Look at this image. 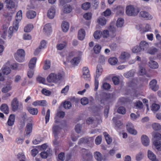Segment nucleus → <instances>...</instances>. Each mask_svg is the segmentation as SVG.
<instances>
[{
	"label": "nucleus",
	"instance_id": "obj_1",
	"mask_svg": "<svg viewBox=\"0 0 161 161\" xmlns=\"http://www.w3.org/2000/svg\"><path fill=\"white\" fill-rule=\"evenodd\" d=\"M153 137V144L156 148L160 152L161 154V143L160 141L161 138V135L158 132H153L152 133Z\"/></svg>",
	"mask_w": 161,
	"mask_h": 161
},
{
	"label": "nucleus",
	"instance_id": "obj_2",
	"mask_svg": "<svg viewBox=\"0 0 161 161\" xmlns=\"http://www.w3.org/2000/svg\"><path fill=\"white\" fill-rule=\"evenodd\" d=\"M62 74L60 73H51L47 77V81L49 82L58 83L62 79Z\"/></svg>",
	"mask_w": 161,
	"mask_h": 161
},
{
	"label": "nucleus",
	"instance_id": "obj_3",
	"mask_svg": "<svg viewBox=\"0 0 161 161\" xmlns=\"http://www.w3.org/2000/svg\"><path fill=\"white\" fill-rule=\"evenodd\" d=\"M11 105L12 110L14 112H15L18 110H21L23 108L22 104L19 102L16 97H15L13 99L11 102Z\"/></svg>",
	"mask_w": 161,
	"mask_h": 161
},
{
	"label": "nucleus",
	"instance_id": "obj_4",
	"mask_svg": "<svg viewBox=\"0 0 161 161\" xmlns=\"http://www.w3.org/2000/svg\"><path fill=\"white\" fill-rule=\"evenodd\" d=\"M102 71L103 69L102 66L99 64L97 65V67L96 75L95 76L94 90L95 91L97 90L99 86V82L98 79L101 75Z\"/></svg>",
	"mask_w": 161,
	"mask_h": 161
},
{
	"label": "nucleus",
	"instance_id": "obj_5",
	"mask_svg": "<svg viewBox=\"0 0 161 161\" xmlns=\"http://www.w3.org/2000/svg\"><path fill=\"white\" fill-rule=\"evenodd\" d=\"M109 29L110 32H112V34H109V31L108 30H105L102 32V36L103 38H108L109 36L110 35L112 38L116 36V34L115 33L116 29L115 27L112 26H110L109 28Z\"/></svg>",
	"mask_w": 161,
	"mask_h": 161
},
{
	"label": "nucleus",
	"instance_id": "obj_6",
	"mask_svg": "<svg viewBox=\"0 0 161 161\" xmlns=\"http://www.w3.org/2000/svg\"><path fill=\"white\" fill-rule=\"evenodd\" d=\"M25 55L24 50L22 49H19L15 54L14 57L17 61L22 62L24 61Z\"/></svg>",
	"mask_w": 161,
	"mask_h": 161
},
{
	"label": "nucleus",
	"instance_id": "obj_7",
	"mask_svg": "<svg viewBox=\"0 0 161 161\" xmlns=\"http://www.w3.org/2000/svg\"><path fill=\"white\" fill-rule=\"evenodd\" d=\"M138 13V11L135 9L132 5H129L126 7V13L129 16H136Z\"/></svg>",
	"mask_w": 161,
	"mask_h": 161
},
{
	"label": "nucleus",
	"instance_id": "obj_8",
	"mask_svg": "<svg viewBox=\"0 0 161 161\" xmlns=\"http://www.w3.org/2000/svg\"><path fill=\"white\" fill-rule=\"evenodd\" d=\"M82 72V77L85 80H89L90 78V75L88 68L87 67H84L83 68Z\"/></svg>",
	"mask_w": 161,
	"mask_h": 161
},
{
	"label": "nucleus",
	"instance_id": "obj_9",
	"mask_svg": "<svg viewBox=\"0 0 161 161\" xmlns=\"http://www.w3.org/2000/svg\"><path fill=\"white\" fill-rule=\"evenodd\" d=\"M140 16L146 20H151L153 17L148 12L145 11H141L140 13Z\"/></svg>",
	"mask_w": 161,
	"mask_h": 161
},
{
	"label": "nucleus",
	"instance_id": "obj_10",
	"mask_svg": "<svg viewBox=\"0 0 161 161\" xmlns=\"http://www.w3.org/2000/svg\"><path fill=\"white\" fill-rule=\"evenodd\" d=\"M157 81L155 79H153L151 80L149 83V87L153 91H157L158 88V86L157 85Z\"/></svg>",
	"mask_w": 161,
	"mask_h": 161
},
{
	"label": "nucleus",
	"instance_id": "obj_11",
	"mask_svg": "<svg viewBox=\"0 0 161 161\" xmlns=\"http://www.w3.org/2000/svg\"><path fill=\"white\" fill-rule=\"evenodd\" d=\"M140 46L142 51L147 52L149 47V44L148 42L145 41H142L140 44Z\"/></svg>",
	"mask_w": 161,
	"mask_h": 161
},
{
	"label": "nucleus",
	"instance_id": "obj_12",
	"mask_svg": "<svg viewBox=\"0 0 161 161\" xmlns=\"http://www.w3.org/2000/svg\"><path fill=\"white\" fill-rule=\"evenodd\" d=\"M82 152L83 153L84 155H85L86 156V161H92L93 156L92 153L85 149H83Z\"/></svg>",
	"mask_w": 161,
	"mask_h": 161
},
{
	"label": "nucleus",
	"instance_id": "obj_13",
	"mask_svg": "<svg viewBox=\"0 0 161 161\" xmlns=\"http://www.w3.org/2000/svg\"><path fill=\"white\" fill-rule=\"evenodd\" d=\"M55 15V10L54 7H51L48 11L47 16L50 19L54 18Z\"/></svg>",
	"mask_w": 161,
	"mask_h": 161
},
{
	"label": "nucleus",
	"instance_id": "obj_14",
	"mask_svg": "<svg viewBox=\"0 0 161 161\" xmlns=\"http://www.w3.org/2000/svg\"><path fill=\"white\" fill-rule=\"evenodd\" d=\"M61 129V128L59 126L56 125H55L53 126L52 128L53 132L55 138L56 139Z\"/></svg>",
	"mask_w": 161,
	"mask_h": 161
},
{
	"label": "nucleus",
	"instance_id": "obj_15",
	"mask_svg": "<svg viewBox=\"0 0 161 161\" xmlns=\"http://www.w3.org/2000/svg\"><path fill=\"white\" fill-rule=\"evenodd\" d=\"M15 119V116L14 114H10L8 118L7 124L9 126H12L14 124Z\"/></svg>",
	"mask_w": 161,
	"mask_h": 161
},
{
	"label": "nucleus",
	"instance_id": "obj_16",
	"mask_svg": "<svg viewBox=\"0 0 161 161\" xmlns=\"http://www.w3.org/2000/svg\"><path fill=\"white\" fill-rule=\"evenodd\" d=\"M148 64L149 67L152 69H157L158 67V65L157 62L153 60L151 58H149V61Z\"/></svg>",
	"mask_w": 161,
	"mask_h": 161
},
{
	"label": "nucleus",
	"instance_id": "obj_17",
	"mask_svg": "<svg viewBox=\"0 0 161 161\" xmlns=\"http://www.w3.org/2000/svg\"><path fill=\"white\" fill-rule=\"evenodd\" d=\"M92 137H84L80 139L78 142V144L80 145L82 143H89L91 141H92Z\"/></svg>",
	"mask_w": 161,
	"mask_h": 161
},
{
	"label": "nucleus",
	"instance_id": "obj_18",
	"mask_svg": "<svg viewBox=\"0 0 161 161\" xmlns=\"http://www.w3.org/2000/svg\"><path fill=\"white\" fill-rule=\"evenodd\" d=\"M141 141L143 145L147 146L149 144V140L148 137L145 135H143L141 137Z\"/></svg>",
	"mask_w": 161,
	"mask_h": 161
},
{
	"label": "nucleus",
	"instance_id": "obj_19",
	"mask_svg": "<svg viewBox=\"0 0 161 161\" xmlns=\"http://www.w3.org/2000/svg\"><path fill=\"white\" fill-rule=\"evenodd\" d=\"M12 86L9 83H7L6 85L4 86L2 89V92L3 93H6L12 89Z\"/></svg>",
	"mask_w": 161,
	"mask_h": 161
},
{
	"label": "nucleus",
	"instance_id": "obj_20",
	"mask_svg": "<svg viewBox=\"0 0 161 161\" xmlns=\"http://www.w3.org/2000/svg\"><path fill=\"white\" fill-rule=\"evenodd\" d=\"M147 156L148 158L152 161H158L157 159L156 155L150 150L148 151Z\"/></svg>",
	"mask_w": 161,
	"mask_h": 161
},
{
	"label": "nucleus",
	"instance_id": "obj_21",
	"mask_svg": "<svg viewBox=\"0 0 161 161\" xmlns=\"http://www.w3.org/2000/svg\"><path fill=\"white\" fill-rule=\"evenodd\" d=\"M0 109L1 111L6 114H8L9 112L8 107L6 104H2L0 107Z\"/></svg>",
	"mask_w": 161,
	"mask_h": 161
},
{
	"label": "nucleus",
	"instance_id": "obj_22",
	"mask_svg": "<svg viewBox=\"0 0 161 161\" xmlns=\"http://www.w3.org/2000/svg\"><path fill=\"white\" fill-rule=\"evenodd\" d=\"M86 33L83 29L79 30L78 33V38L80 40H83L85 36Z\"/></svg>",
	"mask_w": 161,
	"mask_h": 161
},
{
	"label": "nucleus",
	"instance_id": "obj_23",
	"mask_svg": "<svg viewBox=\"0 0 161 161\" xmlns=\"http://www.w3.org/2000/svg\"><path fill=\"white\" fill-rule=\"evenodd\" d=\"M36 14V13L33 10H29L26 14L27 17L28 19H32L35 17Z\"/></svg>",
	"mask_w": 161,
	"mask_h": 161
},
{
	"label": "nucleus",
	"instance_id": "obj_24",
	"mask_svg": "<svg viewBox=\"0 0 161 161\" xmlns=\"http://www.w3.org/2000/svg\"><path fill=\"white\" fill-rule=\"evenodd\" d=\"M5 2L6 4L7 7L8 8L12 9L14 7V3L12 0H5Z\"/></svg>",
	"mask_w": 161,
	"mask_h": 161
},
{
	"label": "nucleus",
	"instance_id": "obj_25",
	"mask_svg": "<svg viewBox=\"0 0 161 161\" xmlns=\"http://www.w3.org/2000/svg\"><path fill=\"white\" fill-rule=\"evenodd\" d=\"M67 45V42L64 41L62 43H58L57 44L56 48L57 49L59 50H61L64 48L66 47Z\"/></svg>",
	"mask_w": 161,
	"mask_h": 161
},
{
	"label": "nucleus",
	"instance_id": "obj_26",
	"mask_svg": "<svg viewBox=\"0 0 161 161\" xmlns=\"http://www.w3.org/2000/svg\"><path fill=\"white\" fill-rule=\"evenodd\" d=\"M37 60L36 57H33L31 59L29 64V67L31 69H33L35 66Z\"/></svg>",
	"mask_w": 161,
	"mask_h": 161
},
{
	"label": "nucleus",
	"instance_id": "obj_27",
	"mask_svg": "<svg viewBox=\"0 0 161 161\" xmlns=\"http://www.w3.org/2000/svg\"><path fill=\"white\" fill-rule=\"evenodd\" d=\"M61 27L63 31L64 32L67 31L69 28V23L67 22H63L61 25Z\"/></svg>",
	"mask_w": 161,
	"mask_h": 161
},
{
	"label": "nucleus",
	"instance_id": "obj_28",
	"mask_svg": "<svg viewBox=\"0 0 161 161\" xmlns=\"http://www.w3.org/2000/svg\"><path fill=\"white\" fill-rule=\"evenodd\" d=\"M27 109L30 114L33 115H36L38 113V109L31 107H28Z\"/></svg>",
	"mask_w": 161,
	"mask_h": 161
},
{
	"label": "nucleus",
	"instance_id": "obj_29",
	"mask_svg": "<svg viewBox=\"0 0 161 161\" xmlns=\"http://www.w3.org/2000/svg\"><path fill=\"white\" fill-rule=\"evenodd\" d=\"M32 125L31 123H28L26 126L25 135H29L32 132Z\"/></svg>",
	"mask_w": 161,
	"mask_h": 161
},
{
	"label": "nucleus",
	"instance_id": "obj_30",
	"mask_svg": "<svg viewBox=\"0 0 161 161\" xmlns=\"http://www.w3.org/2000/svg\"><path fill=\"white\" fill-rule=\"evenodd\" d=\"M52 150H48L47 152H42L40 153V155L42 158H46L48 156H49L51 154Z\"/></svg>",
	"mask_w": 161,
	"mask_h": 161
},
{
	"label": "nucleus",
	"instance_id": "obj_31",
	"mask_svg": "<svg viewBox=\"0 0 161 161\" xmlns=\"http://www.w3.org/2000/svg\"><path fill=\"white\" fill-rule=\"evenodd\" d=\"M130 57L129 53L127 52H124L121 53L120 56V59L125 60H126L129 58Z\"/></svg>",
	"mask_w": 161,
	"mask_h": 161
},
{
	"label": "nucleus",
	"instance_id": "obj_32",
	"mask_svg": "<svg viewBox=\"0 0 161 161\" xmlns=\"http://www.w3.org/2000/svg\"><path fill=\"white\" fill-rule=\"evenodd\" d=\"M94 156L97 161H101L103 159V156L100 153L98 152L94 153Z\"/></svg>",
	"mask_w": 161,
	"mask_h": 161
},
{
	"label": "nucleus",
	"instance_id": "obj_33",
	"mask_svg": "<svg viewBox=\"0 0 161 161\" xmlns=\"http://www.w3.org/2000/svg\"><path fill=\"white\" fill-rule=\"evenodd\" d=\"M44 31L47 34L50 33L51 31V26L50 24H46L44 28Z\"/></svg>",
	"mask_w": 161,
	"mask_h": 161
},
{
	"label": "nucleus",
	"instance_id": "obj_34",
	"mask_svg": "<svg viewBox=\"0 0 161 161\" xmlns=\"http://www.w3.org/2000/svg\"><path fill=\"white\" fill-rule=\"evenodd\" d=\"M135 72L133 70H131L128 72L125 73L124 74V75L126 78H129L134 76Z\"/></svg>",
	"mask_w": 161,
	"mask_h": 161
},
{
	"label": "nucleus",
	"instance_id": "obj_35",
	"mask_svg": "<svg viewBox=\"0 0 161 161\" xmlns=\"http://www.w3.org/2000/svg\"><path fill=\"white\" fill-rule=\"evenodd\" d=\"M117 120V119L116 117H113L112 120L115 123L116 126L117 128H119L120 127L122 126L123 124V123L120 121H116Z\"/></svg>",
	"mask_w": 161,
	"mask_h": 161
},
{
	"label": "nucleus",
	"instance_id": "obj_36",
	"mask_svg": "<svg viewBox=\"0 0 161 161\" xmlns=\"http://www.w3.org/2000/svg\"><path fill=\"white\" fill-rule=\"evenodd\" d=\"M102 36V32L100 31H97L94 33L93 36L95 38L99 39Z\"/></svg>",
	"mask_w": 161,
	"mask_h": 161
},
{
	"label": "nucleus",
	"instance_id": "obj_37",
	"mask_svg": "<svg viewBox=\"0 0 161 161\" xmlns=\"http://www.w3.org/2000/svg\"><path fill=\"white\" fill-rule=\"evenodd\" d=\"M158 51V49L157 48L152 47L148 49L147 53L151 54L153 55L157 53Z\"/></svg>",
	"mask_w": 161,
	"mask_h": 161
},
{
	"label": "nucleus",
	"instance_id": "obj_38",
	"mask_svg": "<svg viewBox=\"0 0 161 161\" xmlns=\"http://www.w3.org/2000/svg\"><path fill=\"white\" fill-rule=\"evenodd\" d=\"M78 57L74 58L71 61V63L74 65H77L80 62V56H78Z\"/></svg>",
	"mask_w": 161,
	"mask_h": 161
},
{
	"label": "nucleus",
	"instance_id": "obj_39",
	"mask_svg": "<svg viewBox=\"0 0 161 161\" xmlns=\"http://www.w3.org/2000/svg\"><path fill=\"white\" fill-rule=\"evenodd\" d=\"M151 29L150 26L149 24H147L146 25L145 28L141 30V33H144L145 32L149 31Z\"/></svg>",
	"mask_w": 161,
	"mask_h": 161
},
{
	"label": "nucleus",
	"instance_id": "obj_40",
	"mask_svg": "<svg viewBox=\"0 0 161 161\" xmlns=\"http://www.w3.org/2000/svg\"><path fill=\"white\" fill-rule=\"evenodd\" d=\"M22 11L19 10L17 13L16 16V20L17 21H20L22 19Z\"/></svg>",
	"mask_w": 161,
	"mask_h": 161
},
{
	"label": "nucleus",
	"instance_id": "obj_41",
	"mask_svg": "<svg viewBox=\"0 0 161 161\" xmlns=\"http://www.w3.org/2000/svg\"><path fill=\"white\" fill-rule=\"evenodd\" d=\"M124 23V20L121 18H119L116 22V25L118 27H122Z\"/></svg>",
	"mask_w": 161,
	"mask_h": 161
},
{
	"label": "nucleus",
	"instance_id": "obj_42",
	"mask_svg": "<svg viewBox=\"0 0 161 161\" xmlns=\"http://www.w3.org/2000/svg\"><path fill=\"white\" fill-rule=\"evenodd\" d=\"M82 54V52L80 51H78L76 53L74 51H71L69 53V56L71 58L75 56V55L81 56Z\"/></svg>",
	"mask_w": 161,
	"mask_h": 161
},
{
	"label": "nucleus",
	"instance_id": "obj_43",
	"mask_svg": "<svg viewBox=\"0 0 161 161\" xmlns=\"http://www.w3.org/2000/svg\"><path fill=\"white\" fill-rule=\"evenodd\" d=\"M103 135L105 136V140L108 144H109L112 142V139L110 138L108 134L106 132L103 133Z\"/></svg>",
	"mask_w": 161,
	"mask_h": 161
},
{
	"label": "nucleus",
	"instance_id": "obj_44",
	"mask_svg": "<svg viewBox=\"0 0 161 161\" xmlns=\"http://www.w3.org/2000/svg\"><path fill=\"white\" fill-rule=\"evenodd\" d=\"M117 59L115 57L111 58L108 60L109 63L112 65H115L117 64Z\"/></svg>",
	"mask_w": 161,
	"mask_h": 161
},
{
	"label": "nucleus",
	"instance_id": "obj_45",
	"mask_svg": "<svg viewBox=\"0 0 161 161\" xmlns=\"http://www.w3.org/2000/svg\"><path fill=\"white\" fill-rule=\"evenodd\" d=\"M13 13L11 12H5L3 16L8 19L10 21L11 20Z\"/></svg>",
	"mask_w": 161,
	"mask_h": 161
},
{
	"label": "nucleus",
	"instance_id": "obj_46",
	"mask_svg": "<svg viewBox=\"0 0 161 161\" xmlns=\"http://www.w3.org/2000/svg\"><path fill=\"white\" fill-rule=\"evenodd\" d=\"M153 129L156 130H161V125L158 123H154L152 125Z\"/></svg>",
	"mask_w": 161,
	"mask_h": 161
},
{
	"label": "nucleus",
	"instance_id": "obj_47",
	"mask_svg": "<svg viewBox=\"0 0 161 161\" xmlns=\"http://www.w3.org/2000/svg\"><path fill=\"white\" fill-rule=\"evenodd\" d=\"M97 22L102 25H105L106 24V20L104 17L99 18L97 20Z\"/></svg>",
	"mask_w": 161,
	"mask_h": 161
},
{
	"label": "nucleus",
	"instance_id": "obj_48",
	"mask_svg": "<svg viewBox=\"0 0 161 161\" xmlns=\"http://www.w3.org/2000/svg\"><path fill=\"white\" fill-rule=\"evenodd\" d=\"M160 108V106L157 104H153L152 106V110L154 112L158 111Z\"/></svg>",
	"mask_w": 161,
	"mask_h": 161
},
{
	"label": "nucleus",
	"instance_id": "obj_49",
	"mask_svg": "<svg viewBox=\"0 0 161 161\" xmlns=\"http://www.w3.org/2000/svg\"><path fill=\"white\" fill-rule=\"evenodd\" d=\"M33 28V25L32 24H29L28 25L24 28V31L25 32H30Z\"/></svg>",
	"mask_w": 161,
	"mask_h": 161
},
{
	"label": "nucleus",
	"instance_id": "obj_50",
	"mask_svg": "<svg viewBox=\"0 0 161 161\" xmlns=\"http://www.w3.org/2000/svg\"><path fill=\"white\" fill-rule=\"evenodd\" d=\"M101 49V46L99 45H96L94 47V52L95 53H99Z\"/></svg>",
	"mask_w": 161,
	"mask_h": 161
},
{
	"label": "nucleus",
	"instance_id": "obj_51",
	"mask_svg": "<svg viewBox=\"0 0 161 161\" xmlns=\"http://www.w3.org/2000/svg\"><path fill=\"white\" fill-rule=\"evenodd\" d=\"M11 72V69L10 68L8 67H5L4 69H3L2 72L3 74L7 75L9 74Z\"/></svg>",
	"mask_w": 161,
	"mask_h": 161
},
{
	"label": "nucleus",
	"instance_id": "obj_52",
	"mask_svg": "<svg viewBox=\"0 0 161 161\" xmlns=\"http://www.w3.org/2000/svg\"><path fill=\"white\" fill-rule=\"evenodd\" d=\"M139 73L140 75H143L146 74V71L145 69L141 65L139 66Z\"/></svg>",
	"mask_w": 161,
	"mask_h": 161
},
{
	"label": "nucleus",
	"instance_id": "obj_53",
	"mask_svg": "<svg viewBox=\"0 0 161 161\" xmlns=\"http://www.w3.org/2000/svg\"><path fill=\"white\" fill-rule=\"evenodd\" d=\"M18 158L19 159V161H25V157L23 153H19L18 155Z\"/></svg>",
	"mask_w": 161,
	"mask_h": 161
},
{
	"label": "nucleus",
	"instance_id": "obj_54",
	"mask_svg": "<svg viewBox=\"0 0 161 161\" xmlns=\"http://www.w3.org/2000/svg\"><path fill=\"white\" fill-rule=\"evenodd\" d=\"M132 51L135 53H138L142 51L140 46H136L132 49Z\"/></svg>",
	"mask_w": 161,
	"mask_h": 161
},
{
	"label": "nucleus",
	"instance_id": "obj_55",
	"mask_svg": "<svg viewBox=\"0 0 161 161\" xmlns=\"http://www.w3.org/2000/svg\"><path fill=\"white\" fill-rule=\"evenodd\" d=\"M143 104L141 102H136L134 105V108H141L142 107Z\"/></svg>",
	"mask_w": 161,
	"mask_h": 161
},
{
	"label": "nucleus",
	"instance_id": "obj_56",
	"mask_svg": "<svg viewBox=\"0 0 161 161\" xmlns=\"http://www.w3.org/2000/svg\"><path fill=\"white\" fill-rule=\"evenodd\" d=\"M72 10L71 7L69 5H66L64 6V12L65 13H69Z\"/></svg>",
	"mask_w": 161,
	"mask_h": 161
},
{
	"label": "nucleus",
	"instance_id": "obj_57",
	"mask_svg": "<svg viewBox=\"0 0 161 161\" xmlns=\"http://www.w3.org/2000/svg\"><path fill=\"white\" fill-rule=\"evenodd\" d=\"M50 61L49 60H46L45 61V64L43 67L45 70L49 69L50 67Z\"/></svg>",
	"mask_w": 161,
	"mask_h": 161
},
{
	"label": "nucleus",
	"instance_id": "obj_58",
	"mask_svg": "<svg viewBox=\"0 0 161 161\" xmlns=\"http://www.w3.org/2000/svg\"><path fill=\"white\" fill-rule=\"evenodd\" d=\"M90 7V3L88 2L84 3L82 5V8L85 10L88 9Z\"/></svg>",
	"mask_w": 161,
	"mask_h": 161
},
{
	"label": "nucleus",
	"instance_id": "obj_59",
	"mask_svg": "<svg viewBox=\"0 0 161 161\" xmlns=\"http://www.w3.org/2000/svg\"><path fill=\"white\" fill-rule=\"evenodd\" d=\"M64 107L65 109H69L71 107V104L69 101H65L64 103Z\"/></svg>",
	"mask_w": 161,
	"mask_h": 161
},
{
	"label": "nucleus",
	"instance_id": "obj_60",
	"mask_svg": "<svg viewBox=\"0 0 161 161\" xmlns=\"http://www.w3.org/2000/svg\"><path fill=\"white\" fill-rule=\"evenodd\" d=\"M93 8L96 9L98 7L99 2L98 0H92Z\"/></svg>",
	"mask_w": 161,
	"mask_h": 161
},
{
	"label": "nucleus",
	"instance_id": "obj_61",
	"mask_svg": "<svg viewBox=\"0 0 161 161\" xmlns=\"http://www.w3.org/2000/svg\"><path fill=\"white\" fill-rule=\"evenodd\" d=\"M117 111L119 114H125L126 112L125 109L123 107H120L118 108Z\"/></svg>",
	"mask_w": 161,
	"mask_h": 161
},
{
	"label": "nucleus",
	"instance_id": "obj_62",
	"mask_svg": "<svg viewBox=\"0 0 161 161\" xmlns=\"http://www.w3.org/2000/svg\"><path fill=\"white\" fill-rule=\"evenodd\" d=\"M81 103L83 105H86L88 103V99L85 97H83L81 99Z\"/></svg>",
	"mask_w": 161,
	"mask_h": 161
},
{
	"label": "nucleus",
	"instance_id": "obj_63",
	"mask_svg": "<svg viewBox=\"0 0 161 161\" xmlns=\"http://www.w3.org/2000/svg\"><path fill=\"white\" fill-rule=\"evenodd\" d=\"M127 130L129 133L135 135L137 133L136 131L134 128V127L130 129L128 128Z\"/></svg>",
	"mask_w": 161,
	"mask_h": 161
},
{
	"label": "nucleus",
	"instance_id": "obj_64",
	"mask_svg": "<svg viewBox=\"0 0 161 161\" xmlns=\"http://www.w3.org/2000/svg\"><path fill=\"white\" fill-rule=\"evenodd\" d=\"M12 93L10 92H7L4 94L2 97V99L3 100H7L11 95Z\"/></svg>",
	"mask_w": 161,
	"mask_h": 161
}]
</instances>
